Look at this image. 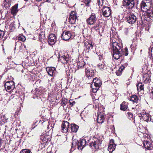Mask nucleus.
I'll list each match as a JSON object with an SVG mask.
<instances>
[{"label": "nucleus", "instance_id": "nucleus-1", "mask_svg": "<svg viewBox=\"0 0 153 153\" xmlns=\"http://www.w3.org/2000/svg\"><path fill=\"white\" fill-rule=\"evenodd\" d=\"M151 5V0H143L140 4L142 10L145 12L141 17V19H143L147 21H150L153 16V13L150 9Z\"/></svg>", "mask_w": 153, "mask_h": 153}, {"label": "nucleus", "instance_id": "nucleus-2", "mask_svg": "<svg viewBox=\"0 0 153 153\" xmlns=\"http://www.w3.org/2000/svg\"><path fill=\"white\" fill-rule=\"evenodd\" d=\"M85 72L87 77V79H91V82H92L91 86L92 89V91L94 93L96 92L102 84V81L97 77L93 79H91V78L94 77L95 75V71L93 69H89V70H86Z\"/></svg>", "mask_w": 153, "mask_h": 153}, {"label": "nucleus", "instance_id": "nucleus-3", "mask_svg": "<svg viewBox=\"0 0 153 153\" xmlns=\"http://www.w3.org/2000/svg\"><path fill=\"white\" fill-rule=\"evenodd\" d=\"M113 56L116 60L120 58L123 54L122 46L121 44H118L116 42L112 43Z\"/></svg>", "mask_w": 153, "mask_h": 153}, {"label": "nucleus", "instance_id": "nucleus-4", "mask_svg": "<svg viewBox=\"0 0 153 153\" xmlns=\"http://www.w3.org/2000/svg\"><path fill=\"white\" fill-rule=\"evenodd\" d=\"M89 142V140L87 139V137L84 139L81 140L79 142L76 140H74L72 143V147L76 146L79 149L82 150L85 147L86 144Z\"/></svg>", "mask_w": 153, "mask_h": 153}, {"label": "nucleus", "instance_id": "nucleus-5", "mask_svg": "<svg viewBox=\"0 0 153 153\" xmlns=\"http://www.w3.org/2000/svg\"><path fill=\"white\" fill-rule=\"evenodd\" d=\"M101 141L100 139L94 138L89 144V146L92 149H98L101 144Z\"/></svg>", "mask_w": 153, "mask_h": 153}, {"label": "nucleus", "instance_id": "nucleus-6", "mask_svg": "<svg viewBox=\"0 0 153 153\" xmlns=\"http://www.w3.org/2000/svg\"><path fill=\"white\" fill-rule=\"evenodd\" d=\"M123 4L126 8L131 9L134 5V0H123Z\"/></svg>", "mask_w": 153, "mask_h": 153}, {"label": "nucleus", "instance_id": "nucleus-7", "mask_svg": "<svg viewBox=\"0 0 153 153\" xmlns=\"http://www.w3.org/2000/svg\"><path fill=\"white\" fill-rule=\"evenodd\" d=\"M4 85L6 91L9 92L14 89L15 87L14 82L12 81L7 82Z\"/></svg>", "mask_w": 153, "mask_h": 153}, {"label": "nucleus", "instance_id": "nucleus-8", "mask_svg": "<svg viewBox=\"0 0 153 153\" xmlns=\"http://www.w3.org/2000/svg\"><path fill=\"white\" fill-rule=\"evenodd\" d=\"M126 18L128 22L130 24L134 23L137 19L136 16L133 13L128 14Z\"/></svg>", "mask_w": 153, "mask_h": 153}, {"label": "nucleus", "instance_id": "nucleus-9", "mask_svg": "<svg viewBox=\"0 0 153 153\" xmlns=\"http://www.w3.org/2000/svg\"><path fill=\"white\" fill-rule=\"evenodd\" d=\"M57 41V38L55 35L53 34L49 35L48 42L49 44L51 46L55 44Z\"/></svg>", "mask_w": 153, "mask_h": 153}, {"label": "nucleus", "instance_id": "nucleus-10", "mask_svg": "<svg viewBox=\"0 0 153 153\" xmlns=\"http://www.w3.org/2000/svg\"><path fill=\"white\" fill-rule=\"evenodd\" d=\"M96 16L94 13H92L89 17L86 20L88 24L91 25L95 23L96 22Z\"/></svg>", "mask_w": 153, "mask_h": 153}, {"label": "nucleus", "instance_id": "nucleus-11", "mask_svg": "<svg viewBox=\"0 0 153 153\" xmlns=\"http://www.w3.org/2000/svg\"><path fill=\"white\" fill-rule=\"evenodd\" d=\"M77 19L76 12L74 11H72L68 18L69 22L72 24L75 23Z\"/></svg>", "mask_w": 153, "mask_h": 153}, {"label": "nucleus", "instance_id": "nucleus-12", "mask_svg": "<svg viewBox=\"0 0 153 153\" xmlns=\"http://www.w3.org/2000/svg\"><path fill=\"white\" fill-rule=\"evenodd\" d=\"M102 14L105 17L109 16L111 14V10L109 7L105 6L102 9Z\"/></svg>", "mask_w": 153, "mask_h": 153}, {"label": "nucleus", "instance_id": "nucleus-13", "mask_svg": "<svg viewBox=\"0 0 153 153\" xmlns=\"http://www.w3.org/2000/svg\"><path fill=\"white\" fill-rule=\"evenodd\" d=\"M69 123L65 121H63L61 126V131L64 133H67L68 130Z\"/></svg>", "mask_w": 153, "mask_h": 153}, {"label": "nucleus", "instance_id": "nucleus-14", "mask_svg": "<svg viewBox=\"0 0 153 153\" xmlns=\"http://www.w3.org/2000/svg\"><path fill=\"white\" fill-rule=\"evenodd\" d=\"M59 60L64 64H67L69 60L68 55L66 53V55H59Z\"/></svg>", "mask_w": 153, "mask_h": 153}, {"label": "nucleus", "instance_id": "nucleus-15", "mask_svg": "<svg viewBox=\"0 0 153 153\" xmlns=\"http://www.w3.org/2000/svg\"><path fill=\"white\" fill-rule=\"evenodd\" d=\"M71 33L70 31H64L62 35V38L63 40L67 41L71 38Z\"/></svg>", "mask_w": 153, "mask_h": 153}, {"label": "nucleus", "instance_id": "nucleus-16", "mask_svg": "<svg viewBox=\"0 0 153 153\" xmlns=\"http://www.w3.org/2000/svg\"><path fill=\"white\" fill-rule=\"evenodd\" d=\"M46 70L48 75L51 76H54L56 74V69L55 68L48 67L46 68Z\"/></svg>", "mask_w": 153, "mask_h": 153}, {"label": "nucleus", "instance_id": "nucleus-17", "mask_svg": "<svg viewBox=\"0 0 153 153\" xmlns=\"http://www.w3.org/2000/svg\"><path fill=\"white\" fill-rule=\"evenodd\" d=\"M116 146V145L114 143V140H111L109 145L108 146V150L110 153H111L115 150Z\"/></svg>", "mask_w": 153, "mask_h": 153}, {"label": "nucleus", "instance_id": "nucleus-18", "mask_svg": "<svg viewBox=\"0 0 153 153\" xmlns=\"http://www.w3.org/2000/svg\"><path fill=\"white\" fill-rule=\"evenodd\" d=\"M143 145L144 148L147 150H151L152 148V145L149 141H144L143 143Z\"/></svg>", "mask_w": 153, "mask_h": 153}, {"label": "nucleus", "instance_id": "nucleus-19", "mask_svg": "<svg viewBox=\"0 0 153 153\" xmlns=\"http://www.w3.org/2000/svg\"><path fill=\"white\" fill-rule=\"evenodd\" d=\"M8 119L5 114H2L0 115V124H2L7 122V120Z\"/></svg>", "mask_w": 153, "mask_h": 153}, {"label": "nucleus", "instance_id": "nucleus-20", "mask_svg": "<svg viewBox=\"0 0 153 153\" xmlns=\"http://www.w3.org/2000/svg\"><path fill=\"white\" fill-rule=\"evenodd\" d=\"M128 64L127 63H125L122 65L119 68V70L116 71V74L117 76H120L121 75V72L124 68L126 67Z\"/></svg>", "mask_w": 153, "mask_h": 153}, {"label": "nucleus", "instance_id": "nucleus-21", "mask_svg": "<svg viewBox=\"0 0 153 153\" xmlns=\"http://www.w3.org/2000/svg\"><path fill=\"white\" fill-rule=\"evenodd\" d=\"M150 76L148 74H144L143 76V81L146 83L149 82L150 81Z\"/></svg>", "mask_w": 153, "mask_h": 153}, {"label": "nucleus", "instance_id": "nucleus-22", "mask_svg": "<svg viewBox=\"0 0 153 153\" xmlns=\"http://www.w3.org/2000/svg\"><path fill=\"white\" fill-rule=\"evenodd\" d=\"M50 136L49 135H42L41 136V139L43 143H46L48 142L50 138Z\"/></svg>", "mask_w": 153, "mask_h": 153}, {"label": "nucleus", "instance_id": "nucleus-23", "mask_svg": "<svg viewBox=\"0 0 153 153\" xmlns=\"http://www.w3.org/2000/svg\"><path fill=\"white\" fill-rule=\"evenodd\" d=\"M97 121L99 123H102L104 121V116L101 113H99L97 116Z\"/></svg>", "mask_w": 153, "mask_h": 153}, {"label": "nucleus", "instance_id": "nucleus-24", "mask_svg": "<svg viewBox=\"0 0 153 153\" xmlns=\"http://www.w3.org/2000/svg\"><path fill=\"white\" fill-rule=\"evenodd\" d=\"M128 107V104L125 101H123L120 105V109L125 111L126 110Z\"/></svg>", "mask_w": 153, "mask_h": 153}, {"label": "nucleus", "instance_id": "nucleus-25", "mask_svg": "<svg viewBox=\"0 0 153 153\" xmlns=\"http://www.w3.org/2000/svg\"><path fill=\"white\" fill-rule=\"evenodd\" d=\"M79 126L75 124H71V131L76 133L77 131Z\"/></svg>", "mask_w": 153, "mask_h": 153}, {"label": "nucleus", "instance_id": "nucleus-26", "mask_svg": "<svg viewBox=\"0 0 153 153\" xmlns=\"http://www.w3.org/2000/svg\"><path fill=\"white\" fill-rule=\"evenodd\" d=\"M18 4H16L12 7L11 10V12L12 14H15L18 12Z\"/></svg>", "mask_w": 153, "mask_h": 153}, {"label": "nucleus", "instance_id": "nucleus-27", "mask_svg": "<svg viewBox=\"0 0 153 153\" xmlns=\"http://www.w3.org/2000/svg\"><path fill=\"white\" fill-rule=\"evenodd\" d=\"M149 114L145 112L144 111L138 114V116L139 117H141L144 120L146 118V117L148 116Z\"/></svg>", "mask_w": 153, "mask_h": 153}, {"label": "nucleus", "instance_id": "nucleus-28", "mask_svg": "<svg viewBox=\"0 0 153 153\" xmlns=\"http://www.w3.org/2000/svg\"><path fill=\"white\" fill-rule=\"evenodd\" d=\"M139 100L138 96L136 95H132L130 99V100L131 101L134 102H137Z\"/></svg>", "mask_w": 153, "mask_h": 153}, {"label": "nucleus", "instance_id": "nucleus-29", "mask_svg": "<svg viewBox=\"0 0 153 153\" xmlns=\"http://www.w3.org/2000/svg\"><path fill=\"white\" fill-rule=\"evenodd\" d=\"M98 67L99 69L102 71L105 69L106 68V65L103 63H102L101 64L100 63L98 64Z\"/></svg>", "mask_w": 153, "mask_h": 153}, {"label": "nucleus", "instance_id": "nucleus-30", "mask_svg": "<svg viewBox=\"0 0 153 153\" xmlns=\"http://www.w3.org/2000/svg\"><path fill=\"white\" fill-rule=\"evenodd\" d=\"M105 1L104 0H98L97 2L98 5L99 6L100 8H101L100 7L103 6V7L105 6Z\"/></svg>", "mask_w": 153, "mask_h": 153}, {"label": "nucleus", "instance_id": "nucleus-31", "mask_svg": "<svg viewBox=\"0 0 153 153\" xmlns=\"http://www.w3.org/2000/svg\"><path fill=\"white\" fill-rule=\"evenodd\" d=\"M137 90L139 91H140L143 90V84L141 82L139 83L137 85Z\"/></svg>", "mask_w": 153, "mask_h": 153}, {"label": "nucleus", "instance_id": "nucleus-32", "mask_svg": "<svg viewBox=\"0 0 153 153\" xmlns=\"http://www.w3.org/2000/svg\"><path fill=\"white\" fill-rule=\"evenodd\" d=\"M18 39L19 41L23 42L26 40V38L23 35H20L18 37Z\"/></svg>", "mask_w": 153, "mask_h": 153}, {"label": "nucleus", "instance_id": "nucleus-33", "mask_svg": "<svg viewBox=\"0 0 153 153\" xmlns=\"http://www.w3.org/2000/svg\"><path fill=\"white\" fill-rule=\"evenodd\" d=\"M61 101V105L62 106H64L67 104L68 100L66 99L62 98Z\"/></svg>", "mask_w": 153, "mask_h": 153}, {"label": "nucleus", "instance_id": "nucleus-34", "mask_svg": "<svg viewBox=\"0 0 153 153\" xmlns=\"http://www.w3.org/2000/svg\"><path fill=\"white\" fill-rule=\"evenodd\" d=\"M20 153H32V152L29 149H23L21 150Z\"/></svg>", "mask_w": 153, "mask_h": 153}, {"label": "nucleus", "instance_id": "nucleus-35", "mask_svg": "<svg viewBox=\"0 0 153 153\" xmlns=\"http://www.w3.org/2000/svg\"><path fill=\"white\" fill-rule=\"evenodd\" d=\"M84 63L85 62L84 61H81V62H79L77 63V65L80 68H81L82 67H83Z\"/></svg>", "mask_w": 153, "mask_h": 153}, {"label": "nucleus", "instance_id": "nucleus-36", "mask_svg": "<svg viewBox=\"0 0 153 153\" xmlns=\"http://www.w3.org/2000/svg\"><path fill=\"white\" fill-rule=\"evenodd\" d=\"M44 33L43 32H41L39 35V39L40 40L41 39H43L44 37Z\"/></svg>", "mask_w": 153, "mask_h": 153}, {"label": "nucleus", "instance_id": "nucleus-37", "mask_svg": "<svg viewBox=\"0 0 153 153\" xmlns=\"http://www.w3.org/2000/svg\"><path fill=\"white\" fill-rule=\"evenodd\" d=\"M90 67L89 65L88 64H85V63H84V64L83 65V68H85V72L87 70H89V69H91V68H89V67Z\"/></svg>", "mask_w": 153, "mask_h": 153}, {"label": "nucleus", "instance_id": "nucleus-38", "mask_svg": "<svg viewBox=\"0 0 153 153\" xmlns=\"http://www.w3.org/2000/svg\"><path fill=\"white\" fill-rule=\"evenodd\" d=\"M151 116L149 115L148 114V116L146 117V118L144 120L145 121H146L147 122H149L151 121Z\"/></svg>", "mask_w": 153, "mask_h": 153}, {"label": "nucleus", "instance_id": "nucleus-39", "mask_svg": "<svg viewBox=\"0 0 153 153\" xmlns=\"http://www.w3.org/2000/svg\"><path fill=\"white\" fill-rule=\"evenodd\" d=\"M69 103L70 104V105H71V106L75 105L76 103L75 101H73V100H69Z\"/></svg>", "mask_w": 153, "mask_h": 153}, {"label": "nucleus", "instance_id": "nucleus-40", "mask_svg": "<svg viewBox=\"0 0 153 153\" xmlns=\"http://www.w3.org/2000/svg\"><path fill=\"white\" fill-rule=\"evenodd\" d=\"M4 32L0 30V39L2 38L4 36Z\"/></svg>", "mask_w": 153, "mask_h": 153}, {"label": "nucleus", "instance_id": "nucleus-41", "mask_svg": "<svg viewBox=\"0 0 153 153\" xmlns=\"http://www.w3.org/2000/svg\"><path fill=\"white\" fill-rule=\"evenodd\" d=\"M91 0H83V2L86 5H88L90 3Z\"/></svg>", "mask_w": 153, "mask_h": 153}, {"label": "nucleus", "instance_id": "nucleus-42", "mask_svg": "<svg viewBox=\"0 0 153 153\" xmlns=\"http://www.w3.org/2000/svg\"><path fill=\"white\" fill-rule=\"evenodd\" d=\"M130 29L131 28H125L124 29V32L126 35L128 33Z\"/></svg>", "mask_w": 153, "mask_h": 153}, {"label": "nucleus", "instance_id": "nucleus-43", "mask_svg": "<svg viewBox=\"0 0 153 153\" xmlns=\"http://www.w3.org/2000/svg\"><path fill=\"white\" fill-rule=\"evenodd\" d=\"M128 115V117L129 118H131L133 117V115L130 112H128L127 113Z\"/></svg>", "mask_w": 153, "mask_h": 153}, {"label": "nucleus", "instance_id": "nucleus-44", "mask_svg": "<svg viewBox=\"0 0 153 153\" xmlns=\"http://www.w3.org/2000/svg\"><path fill=\"white\" fill-rule=\"evenodd\" d=\"M150 97L153 99V88H152L150 93Z\"/></svg>", "mask_w": 153, "mask_h": 153}, {"label": "nucleus", "instance_id": "nucleus-45", "mask_svg": "<svg viewBox=\"0 0 153 153\" xmlns=\"http://www.w3.org/2000/svg\"><path fill=\"white\" fill-rule=\"evenodd\" d=\"M87 47L89 48V49H91L92 48L93 46L91 44H89L88 45Z\"/></svg>", "mask_w": 153, "mask_h": 153}, {"label": "nucleus", "instance_id": "nucleus-46", "mask_svg": "<svg viewBox=\"0 0 153 153\" xmlns=\"http://www.w3.org/2000/svg\"><path fill=\"white\" fill-rule=\"evenodd\" d=\"M125 55L126 56H127L128 55V49L127 48H125Z\"/></svg>", "mask_w": 153, "mask_h": 153}, {"label": "nucleus", "instance_id": "nucleus-47", "mask_svg": "<svg viewBox=\"0 0 153 153\" xmlns=\"http://www.w3.org/2000/svg\"><path fill=\"white\" fill-rule=\"evenodd\" d=\"M151 54L152 55V56L153 58V48H152V49H151Z\"/></svg>", "mask_w": 153, "mask_h": 153}, {"label": "nucleus", "instance_id": "nucleus-48", "mask_svg": "<svg viewBox=\"0 0 153 153\" xmlns=\"http://www.w3.org/2000/svg\"><path fill=\"white\" fill-rule=\"evenodd\" d=\"M76 26H71V28L72 30H75L74 29L76 28Z\"/></svg>", "mask_w": 153, "mask_h": 153}, {"label": "nucleus", "instance_id": "nucleus-49", "mask_svg": "<svg viewBox=\"0 0 153 153\" xmlns=\"http://www.w3.org/2000/svg\"><path fill=\"white\" fill-rule=\"evenodd\" d=\"M2 143V140L0 139V147L1 146Z\"/></svg>", "mask_w": 153, "mask_h": 153}, {"label": "nucleus", "instance_id": "nucleus-50", "mask_svg": "<svg viewBox=\"0 0 153 153\" xmlns=\"http://www.w3.org/2000/svg\"><path fill=\"white\" fill-rule=\"evenodd\" d=\"M131 49L133 48H134V45L133 44H132L131 45Z\"/></svg>", "mask_w": 153, "mask_h": 153}, {"label": "nucleus", "instance_id": "nucleus-51", "mask_svg": "<svg viewBox=\"0 0 153 153\" xmlns=\"http://www.w3.org/2000/svg\"><path fill=\"white\" fill-rule=\"evenodd\" d=\"M35 124H33V125L32 126V127L31 128V129H33L35 127V126H34V127H33L35 125Z\"/></svg>", "mask_w": 153, "mask_h": 153}, {"label": "nucleus", "instance_id": "nucleus-52", "mask_svg": "<svg viewBox=\"0 0 153 153\" xmlns=\"http://www.w3.org/2000/svg\"><path fill=\"white\" fill-rule=\"evenodd\" d=\"M94 28H95V29L97 30L99 28L98 26H97L96 27H95Z\"/></svg>", "mask_w": 153, "mask_h": 153}, {"label": "nucleus", "instance_id": "nucleus-53", "mask_svg": "<svg viewBox=\"0 0 153 153\" xmlns=\"http://www.w3.org/2000/svg\"><path fill=\"white\" fill-rule=\"evenodd\" d=\"M46 1L48 2H50L51 0H46Z\"/></svg>", "mask_w": 153, "mask_h": 153}, {"label": "nucleus", "instance_id": "nucleus-54", "mask_svg": "<svg viewBox=\"0 0 153 153\" xmlns=\"http://www.w3.org/2000/svg\"><path fill=\"white\" fill-rule=\"evenodd\" d=\"M25 1H28V0H24Z\"/></svg>", "mask_w": 153, "mask_h": 153}, {"label": "nucleus", "instance_id": "nucleus-55", "mask_svg": "<svg viewBox=\"0 0 153 153\" xmlns=\"http://www.w3.org/2000/svg\"><path fill=\"white\" fill-rule=\"evenodd\" d=\"M88 82V83H89L90 82H88Z\"/></svg>", "mask_w": 153, "mask_h": 153}]
</instances>
